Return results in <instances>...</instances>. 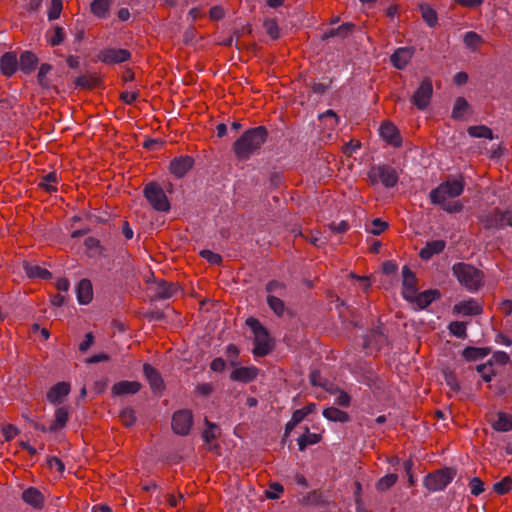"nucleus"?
<instances>
[{
    "label": "nucleus",
    "instance_id": "obj_1",
    "mask_svg": "<svg viewBox=\"0 0 512 512\" xmlns=\"http://www.w3.org/2000/svg\"><path fill=\"white\" fill-rule=\"evenodd\" d=\"M268 137L265 126H257L246 130L233 144V152L237 159L247 161L260 153L262 145Z\"/></svg>",
    "mask_w": 512,
    "mask_h": 512
},
{
    "label": "nucleus",
    "instance_id": "obj_2",
    "mask_svg": "<svg viewBox=\"0 0 512 512\" xmlns=\"http://www.w3.org/2000/svg\"><path fill=\"white\" fill-rule=\"evenodd\" d=\"M453 275L469 292H476L483 285L484 275L471 264L459 262L452 267Z\"/></svg>",
    "mask_w": 512,
    "mask_h": 512
},
{
    "label": "nucleus",
    "instance_id": "obj_3",
    "mask_svg": "<svg viewBox=\"0 0 512 512\" xmlns=\"http://www.w3.org/2000/svg\"><path fill=\"white\" fill-rule=\"evenodd\" d=\"M465 187V182L462 176L458 178L448 179L432 189L429 198L432 204L444 203L448 198H456L460 196Z\"/></svg>",
    "mask_w": 512,
    "mask_h": 512
},
{
    "label": "nucleus",
    "instance_id": "obj_4",
    "mask_svg": "<svg viewBox=\"0 0 512 512\" xmlns=\"http://www.w3.org/2000/svg\"><path fill=\"white\" fill-rule=\"evenodd\" d=\"M250 325L254 334V348L252 350L255 357H264L272 352L274 349V340L269 335L266 328L261 325V322H246Z\"/></svg>",
    "mask_w": 512,
    "mask_h": 512
},
{
    "label": "nucleus",
    "instance_id": "obj_5",
    "mask_svg": "<svg viewBox=\"0 0 512 512\" xmlns=\"http://www.w3.org/2000/svg\"><path fill=\"white\" fill-rule=\"evenodd\" d=\"M144 197L149 204L159 212H169L171 209L170 202L163 188L156 182L148 183L143 190Z\"/></svg>",
    "mask_w": 512,
    "mask_h": 512
},
{
    "label": "nucleus",
    "instance_id": "obj_6",
    "mask_svg": "<svg viewBox=\"0 0 512 512\" xmlns=\"http://www.w3.org/2000/svg\"><path fill=\"white\" fill-rule=\"evenodd\" d=\"M456 476V470L450 467L438 469L424 478V486L430 492L444 490Z\"/></svg>",
    "mask_w": 512,
    "mask_h": 512
},
{
    "label": "nucleus",
    "instance_id": "obj_7",
    "mask_svg": "<svg viewBox=\"0 0 512 512\" xmlns=\"http://www.w3.org/2000/svg\"><path fill=\"white\" fill-rule=\"evenodd\" d=\"M368 175L373 184L380 181L386 188H393L399 180L395 168L386 164L372 166Z\"/></svg>",
    "mask_w": 512,
    "mask_h": 512
},
{
    "label": "nucleus",
    "instance_id": "obj_8",
    "mask_svg": "<svg viewBox=\"0 0 512 512\" xmlns=\"http://www.w3.org/2000/svg\"><path fill=\"white\" fill-rule=\"evenodd\" d=\"M482 223L486 229H504L512 227V210L495 208L482 217Z\"/></svg>",
    "mask_w": 512,
    "mask_h": 512
},
{
    "label": "nucleus",
    "instance_id": "obj_9",
    "mask_svg": "<svg viewBox=\"0 0 512 512\" xmlns=\"http://www.w3.org/2000/svg\"><path fill=\"white\" fill-rule=\"evenodd\" d=\"M432 94V81L430 78H425L415 91L412 102L419 110H424L429 105Z\"/></svg>",
    "mask_w": 512,
    "mask_h": 512
},
{
    "label": "nucleus",
    "instance_id": "obj_10",
    "mask_svg": "<svg viewBox=\"0 0 512 512\" xmlns=\"http://www.w3.org/2000/svg\"><path fill=\"white\" fill-rule=\"evenodd\" d=\"M192 423L193 416L189 410L176 411L172 417V429L178 435H187Z\"/></svg>",
    "mask_w": 512,
    "mask_h": 512
},
{
    "label": "nucleus",
    "instance_id": "obj_11",
    "mask_svg": "<svg viewBox=\"0 0 512 512\" xmlns=\"http://www.w3.org/2000/svg\"><path fill=\"white\" fill-rule=\"evenodd\" d=\"M69 418H70V413H69L68 408L65 406H60V407L56 408V410L54 412V419L49 426L41 425V426H37L36 428L41 430L44 433H46V432L56 433L65 428Z\"/></svg>",
    "mask_w": 512,
    "mask_h": 512
},
{
    "label": "nucleus",
    "instance_id": "obj_12",
    "mask_svg": "<svg viewBox=\"0 0 512 512\" xmlns=\"http://www.w3.org/2000/svg\"><path fill=\"white\" fill-rule=\"evenodd\" d=\"M131 53L127 49L107 48L98 54V59L105 64H120L130 60Z\"/></svg>",
    "mask_w": 512,
    "mask_h": 512
},
{
    "label": "nucleus",
    "instance_id": "obj_13",
    "mask_svg": "<svg viewBox=\"0 0 512 512\" xmlns=\"http://www.w3.org/2000/svg\"><path fill=\"white\" fill-rule=\"evenodd\" d=\"M194 158L189 155L175 157L169 164L170 172L178 179L183 178L194 166Z\"/></svg>",
    "mask_w": 512,
    "mask_h": 512
},
{
    "label": "nucleus",
    "instance_id": "obj_14",
    "mask_svg": "<svg viewBox=\"0 0 512 512\" xmlns=\"http://www.w3.org/2000/svg\"><path fill=\"white\" fill-rule=\"evenodd\" d=\"M417 279L414 272L407 266H403L402 268V295L407 299H412L416 297V287Z\"/></svg>",
    "mask_w": 512,
    "mask_h": 512
},
{
    "label": "nucleus",
    "instance_id": "obj_15",
    "mask_svg": "<svg viewBox=\"0 0 512 512\" xmlns=\"http://www.w3.org/2000/svg\"><path fill=\"white\" fill-rule=\"evenodd\" d=\"M71 385L68 382L62 381L53 385L47 392V401L53 405H58L69 395Z\"/></svg>",
    "mask_w": 512,
    "mask_h": 512
},
{
    "label": "nucleus",
    "instance_id": "obj_16",
    "mask_svg": "<svg viewBox=\"0 0 512 512\" xmlns=\"http://www.w3.org/2000/svg\"><path fill=\"white\" fill-rule=\"evenodd\" d=\"M380 136L384 141L395 148H399L402 145L400 132L391 122H385L380 126Z\"/></svg>",
    "mask_w": 512,
    "mask_h": 512
},
{
    "label": "nucleus",
    "instance_id": "obj_17",
    "mask_svg": "<svg viewBox=\"0 0 512 512\" xmlns=\"http://www.w3.org/2000/svg\"><path fill=\"white\" fill-rule=\"evenodd\" d=\"M153 297L156 299H169L179 293L178 286L175 283L160 280L151 288Z\"/></svg>",
    "mask_w": 512,
    "mask_h": 512
},
{
    "label": "nucleus",
    "instance_id": "obj_18",
    "mask_svg": "<svg viewBox=\"0 0 512 512\" xmlns=\"http://www.w3.org/2000/svg\"><path fill=\"white\" fill-rule=\"evenodd\" d=\"M143 372L152 391L156 394L162 393L164 390V382L160 373L148 363L143 365Z\"/></svg>",
    "mask_w": 512,
    "mask_h": 512
},
{
    "label": "nucleus",
    "instance_id": "obj_19",
    "mask_svg": "<svg viewBox=\"0 0 512 512\" xmlns=\"http://www.w3.org/2000/svg\"><path fill=\"white\" fill-rule=\"evenodd\" d=\"M482 312L481 305L474 299L461 301L454 305L453 313L461 316H477Z\"/></svg>",
    "mask_w": 512,
    "mask_h": 512
},
{
    "label": "nucleus",
    "instance_id": "obj_20",
    "mask_svg": "<svg viewBox=\"0 0 512 512\" xmlns=\"http://www.w3.org/2000/svg\"><path fill=\"white\" fill-rule=\"evenodd\" d=\"M18 70V58L15 52H5L0 58V72L12 77Z\"/></svg>",
    "mask_w": 512,
    "mask_h": 512
},
{
    "label": "nucleus",
    "instance_id": "obj_21",
    "mask_svg": "<svg viewBox=\"0 0 512 512\" xmlns=\"http://www.w3.org/2000/svg\"><path fill=\"white\" fill-rule=\"evenodd\" d=\"M141 387L138 381L122 380L112 386L111 393L113 396L132 395L139 392Z\"/></svg>",
    "mask_w": 512,
    "mask_h": 512
},
{
    "label": "nucleus",
    "instance_id": "obj_22",
    "mask_svg": "<svg viewBox=\"0 0 512 512\" xmlns=\"http://www.w3.org/2000/svg\"><path fill=\"white\" fill-rule=\"evenodd\" d=\"M39 59L38 57L31 51H23L20 54L18 59V69H20L24 74H31L38 66Z\"/></svg>",
    "mask_w": 512,
    "mask_h": 512
},
{
    "label": "nucleus",
    "instance_id": "obj_23",
    "mask_svg": "<svg viewBox=\"0 0 512 512\" xmlns=\"http://www.w3.org/2000/svg\"><path fill=\"white\" fill-rule=\"evenodd\" d=\"M258 372L259 369L255 366L239 367L231 372L230 379L233 381L249 383L257 378Z\"/></svg>",
    "mask_w": 512,
    "mask_h": 512
},
{
    "label": "nucleus",
    "instance_id": "obj_24",
    "mask_svg": "<svg viewBox=\"0 0 512 512\" xmlns=\"http://www.w3.org/2000/svg\"><path fill=\"white\" fill-rule=\"evenodd\" d=\"M413 56V49L410 47H401L398 48L390 57L392 65L399 69L403 70Z\"/></svg>",
    "mask_w": 512,
    "mask_h": 512
},
{
    "label": "nucleus",
    "instance_id": "obj_25",
    "mask_svg": "<svg viewBox=\"0 0 512 512\" xmlns=\"http://www.w3.org/2000/svg\"><path fill=\"white\" fill-rule=\"evenodd\" d=\"M446 247L444 240L428 241L420 250L419 257L424 261H429L434 255L440 254Z\"/></svg>",
    "mask_w": 512,
    "mask_h": 512
},
{
    "label": "nucleus",
    "instance_id": "obj_26",
    "mask_svg": "<svg viewBox=\"0 0 512 512\" xmlns=\"http://www.w3.org/2000/svg\"><path fill=\"white\" fill-rule=\"evenodd\" d=\"M440 297V292L438 290H426L424 292L418 293L416 291V297L412 299H407V301L416 304L417 308L424 309L428 305H430L434 300Z\"/></svg>",
    "mask_w": 512,
    "mask_h": 512
},
{
    "label": "nucleus",
    "instance_id": "obj_27",
    "mask_svg": "<svg viewBox=\"0 0 512 512\" xmlns=\"http://www.w3.org/2000/svg\"><path fill=\"white\" fill-rule=\"evenodd\" d=\"M76 296L80 304L86 305L93 298L92 283L89 279H81L76 286Z\"/></svg>",
    "mask_w": 512,
    "mask_h": 512
},
{
    "label": "nucleus",
    "instance_id": "obj_28",
    "mask_svg": "<svg viewBox=\"0 0 512 512\" xmlns=\"http://www.w3.org/2000/svg\"><path fill=\"white\" fill-rule=\"evenodd\" d=\"M23 269L30 279H50L52 277L51 272L47 269L27 261L23 263Z\"/></svg>",
    "mask_w": 512,
    "mask_h": 512
},
{
    "label": "nucleus",
    "instance_id": "obj_29",
    "mask_svg": "<svg viewBox=\"0 0 512 512\" xmlns=\"http://www.w3.org/2000/svg\"><path fill=\"white\" fill-rule=\"evenodd\" d=\"M355 25L350 22L343 23L337 28H332L325 31L322 35V40H328L332 37L347 38L350 33L354 30Z\"/></svg>",
    "mask_w": 512,
    "mask_h": 512
},
{
    "label": "nucleus",
    "instance_id": "obj_30",
    "mask_svg": "<svg viewBox=\"0 0 512 512\" xmlns=\"http://www.w3.org/2000/svg\"><path fill=\"white\" fill-rule=\"evenodd\" d=\"M22 499L24 500V502L33 506L34 508L42 507L44 502V497L42 493L34 487H30L24 490L22 493Z\"/></svg>",
    "mask_w": 512,
    "mask_h": 512
},
{
    "label": "nucleus",
    "instance_id": "obj_31",
    "mask_svg": "<svg viewBox=\"0 0 512 512\" xmlns=\"http://www.w3.org/2000/svg\"><path fill=\"white\" fill-rule=\"evenodd\" d=\"M470 105L464 97H457L452 109L451 117L454 120H463L465 115L469 112Z\"/></svg>",
    "mask_w": 512,
    "mask_h": 512
},
{
    "label": "nucleus",
    "instance_id": "obj_32",
    "mask_svg": "<svg viewBox=\"0 0 512 512\" xmlns=\"http://www.w3.org/2000/svg\"><path fill=\"white\" fill-rule=\"evenodd\" d=\"M492 428L499 432L512 430V415L505 412H498L497 419L492 423Z\"/></svg>",
    "mask_w": 512,
    "mask_h": 512
},
{
    "label": "nucleus",
    "instance_id": "obj_33",
    "mask_svg": "<svg viewBox=\"0 0 512 512\" xmlns=\"http://www.w3.org/2000/svg\"><path fill=\"white\" fill-rule=\"evenodd\" d=\"M322 414L327 420L332 422L346 423L350 420V416L347 412L336 407L325 408Z\"/></svg>",
    "mask_w": 512,
    "mask_h": 512
},
{
    "label": "nucleus",
    "instance_id": "obj_34",
    "mask_svg": "<svg viewBox=\"0 0 512 512\" xmlns=\"http://www.w3.org/2000/svg\"><path fill=\"white\" fill-rule=\"evenodd\" d=\"M111 0H93L91 12L98 18H106L109 15Z\"/></svg>",
    "mask_w": 512,
    "mask_h": 512
},
{
    "label": "nucleus",
    "instance_id": "obj_35",
    "mask_svg": "<svg viewBox=\"0 0 512 512\" xmlns=\"http://www.w3.org/2000/svg\"><path fill=\"white\" fill-rule=\"evenodd\" d=\"M419 10L421 12V16L426 24L433 28L438 24V17L436 11L426 3H422L419 5Z\"/></svg>",
    "mask_w": 512,
    "mask_h": 512
},
{
    "label": "nucleus",
    "instance_id": "obj_36",
    "mask_svg": "<svg viewBox=\"0 0 512 512\" xmlns=\"http://www.w3.org/2000/svg\"><path fill=\"white\" fill-rule=\"evenodd\" d=\"M320 440H321V435L320 434L311 433L309 431V428L306 427L305 428V433L302 434L298 438V440H297L298 441L299 450L300 451H304L307 446L317 444L318 442H320Z\"/></svg>",
    "mask_w": 512,
    "mask_h": 512
},
{
    "label": "nucleus",
    "instance_id": "obj_37",
    "mask_svg": "<svg viewBox=\"0 0 512 512\" xmlns=\"http://www.w3.org/2000/svg\"><path fill=\"white\" fill-rule=\"evenodd\" d=\"M53 67L49 63H42L39 67V71L37 74V82L43 89H50L52 87V83L47 75L52 71Z\"/></svg>",
    "mask_w": 512,
    "mask_h": 512
},
{
    "label": "nucleus",
    "instance_id": "obj_38",
    "mask_svg": "<svg viewBox=\"0 0 512 512\" xmlns=\"http://www.w3.org/2000/svg\"><path fill=\"white\" fill-rule=\"evenodd\" d=\"M489 353V348L467 347L463 350L462 356L467 361H476L486 357Z\"/></svg>",
    "mask_w": 512,
    "mask_h": 512
},
{
    "label": "nucleus",
    "instance_id": "obj_39",
    "mask_svg": "<svg viewBox=\"0 0 512 512\" xmlns=\"http://www.w3.org/2000/svg\"><path fill=\"white\" fill-rule=\"evenodd\" d=\"M467 133L470 137L474 138L494 139L492 130L485 125L470 126L467 129Z\"/></svg>",
    "mask_w": 512,
    "mask_h": 512
},
{
    "label": "nucleus",
    "instance_id": "obj_40",
    "mask_svg": "<svg viewBox=\"0 0 512 512\" xmlns=\"http://www.w3.org/2000/svg\"><path fill=\"white\" fill-rule=\"evenodd\" d=\"M397 481H398L397 474H395V473L387 474V475L381 477L377 481V483L375 485L376 490L379 492H385V491L389 490L392 486H394Z\"/></svg>",
    "mask_w": 512,
    "mask_h": 512
},
{
    "label": "nucleus",
    "instance_id": "obj_41",
    "mask_svg": "<svg viewBox=\"0 0 512 512\" xmlns=\"http://www.w3.org/2000/svg\"><path fill=\"white\" fill-rule=\"evenodd\" d=\"M266 301L269 308L275 313L277 317L284 316L285 304L280 299V297H277L275 295H268Z\"/></svg>",
    "mask_w": 512,
    "mask_h": 512
},
{
    "label": "nucleus",
    "instance_id": "obj_42",
    "mask_svg": "<svg viewBox=\"0 0 512 512\" xmlns=\"http://www.w3.org/2000/svg\"><path fill=\"white\" fill-rule=\"evenodd\" d=\"M463 42L467 48L472 51H476L483 40L478 33L474 31H468L464 34Z\"/></svg>",
    "mask_w": 512,
    "mask_h": 512
},
{
    "label": "nucleus",
    "instance_id": "obj_43",
    "mask_svg": "<svg viewBox=\"0 0 512 512\" xmlns=\"http://www.w3.org/2000/svg\"><path fill=\"white\" fill-rule=\"evenodd\" d=\"M266 292L268 295H275L277 297H283L286 293V286L284 283L277 280H271L266 284Z\"/></svg>",
    "mask_w": 512,
    "mask_h": 512
},
{
    "label": "nucleus",
    "instance_id": "obj_44",
    "mask_svg": "<svg viewBox=\"0 0 512 512\" xmlns=\"http://www.w3.org/2000/svg\"><path fill=\"white\" fill-rule=\"evenodd\" d=\"M58 182V176H57V173L56 172H50L48 174H46L41 182L39 183V186L43 189H45L47 192H55L57 190V188L55 186L52 185V183H57Z\"/></svg>",
    "mask_w": 512,
    "mask_h": 512
},
{
    "label": "nucleus",
    "instance_id": "obj_45",
    "mask_svg": "<svg viewBox=\"0 0 512 512\" xmlns=\"http://www.w3.org/2000/svg\"><path fill=\"white\" fill-rule=\"evenodd\" d=\"M119 418L123 425L130 427L136 421L135 411L130 407H126L120 411Z\"/></svg>",
    "mask_w": 512,
    "mask_h": 512
},
{
    "label": "nucleus",
    "instance_id": "obj_46",
    "mask_svg": "<svg viewBox=\"0 0 512 512\" xmlns=\"http://www.w3.org/2000/svg\"><path fill=\"white\" fill-rule=\"evenodd\" d=\"M512 488V478L509 476L504 477L501 481L494 483L493 490L498 495L508 493Z\"/></svg>",
    "mask_w": 512,
    "mask_h": 512
},
{
    "label": "nucleus",
    "instance_id": "obj_47",
    "mask_svg": "<svg viewBox=\"0 0 512 512\" xmlns=\"http://www.w3.org/2000/svg\"><path fill=\"white\" fill-rule=\"evenodd\" d=\"M266 33L272 39H278L280 37V29L277 22L274 19H266L263 23Z\"/></svg>",
    "mask_w": 512,
    "mask_h": 512
},
{
    "label": "nucleus",
    "instance_id": "obj_48",
    "mask_svg": "<svg viewBox=\"0 0 512 512\" xmlns=\"http://www.w3.org/2000/svg\"><path fill=\"white\" fill-rule=\"evenodd\" d=\"M84 245L89 251H94V255H102L104 248L100 241L95 237H88L84 241Z\"/></svg>",
    "mask_w": 512,
    "mask_h": 512
},
{
    "label": "nucleus",
    "instance_id": "obj_49",
    "mask_svg": "<svg viewBox=\"0 0 512 512\" xmlns=\"http://www.w3.org/2000/svg\"><path fill=\"white\" fill-rule=\"evenodd\" d=\"M62 0H51L50 8L48 10V19L50 21L59 18L62 11Z\"/></svg>",
    "mask_w": 512,
    "mask_h": 512
},
{
    "label": "nucleus",
    "instance_id": "obj_50",
    "mask_svg": "<svg viewBox=\"0 0 512 512\" xmlns=\"http://www.w3.org/2000/svg\"><path fill=\"white\" fill-rule=\"evenodd\" d=\"M477 371L481 374L485 382H490L492 377L495 375V371L491 366V363L480 364L477 366Z\"/></svg>",
    "mask_w": 512,
    "mask_h": 512
},
{
    "label": "nucleus",
    "instance_id": "obj_51",
    "mask_svg": "<svg viewBox=\"0 0 512 512\" xmlns=\"http://www.w3.org/2000/svg\"><path fill=\"white\" fill-rule=\"evenodd\" d=\"M366 345L375 344L377 346H381L386 342V338L383 335L382 331L379 329L372 330L371 335L369 336L368 340L365 341Z\"/></svg>",
    "mask_w": 512,
    "mask_h": 512
},
{
    "label": "nucleus",
    "instance_id": "obj_52",
    "mask_svg": "<svg viewBox=\"0 0 512 512\" xmlns=\"http://www.w3.org/2000/svg\"><path fill=\"white\" fill-rule=\"evenodd\" d=\"M466 322H450L449 330L450 332L460 338L466 336Z\"/></svg>",
    "mask_w": 512,
    "mask_h": 512
},
{
    "label": "nucleus",
    "instance_id": "obj_53",
    "mask_svg": "<svg viewBox=\"0 0 512 512\" xmlns=\"http://www.w3.org/2000/svg\"><path fill=\"white\" fill-rule=\"evenodd\" d=\"M200 256L207 260L211 264H220L222 261V257L218 253H214L213 251L209 249H203L200 251Z\"/></svg>",
    "mask_w": 512,
    "mask_h": 512
},
{
    "label": "nucleus",
    "instance_id": "obj_54",
    "mask_svg": "<svg viewBox=\"0 0 512 512\" xmlns=\"http://www.w3.org/2000/svg\"><path fill=\"white\" fill-rule=\"evenodd\" d=\"M437 205L441 206V208L447 213H459L463 209V205L459 201L447 202V200H445L444 203Z\"/></svg>",
    "mask_w": 512,
    "mask_h": 512
},
{
    "label": "nucleus",
    "instance_id": "obj_55",
    "mask_svg": "<svg viewBox=\"0 0 512 512\" xmlns=\"http://www.w3.org/2000/svg\"><path fill=\"white\" fill-rule=\"evenodd\" d=\"M469 487L471 494L478 496L484 491V482L480 478L474 477L470 480Z\"/></svg>",
    "mask_w": 512,
    "mask_h": 512
},
{
    "label": "nucleus",
    "instance_id": "obj_56",
    "mask_svg": "<svg viewBox=\"0 0 512 512\" xmlns=\"http://www.w3.org/2000/svg\"><path fill=\"white\" fill-rule=\"evenodd\" d=\"M310 382L313 386H319V387H323V388L327 389L328 380L324 379L321 376L320 371H318V370H313L310 373Z\"/></svg>",
    "mask_w": 512,
    "mask_h": 512
},
{
    "label": "nucleus",
    "instance_id": "obj_57",
    "mask_svg": "<svg viewBox=\"0 0 512 512\" xmlns=\"http://www.w3.org/2000/svg\"><path fill=\"white\" fill-rule=\"evenodd\" d=\"M508 361L509 356L506 352L497 351L493 354L492 358L488 361V363H491V366H493V364L506 365Z\"/></svg>",
    "mask_w": 512,
    "mask_h": 512
},
{
    "label": "nucleus",
    "instance_id": "obj_58",
    "mask_svg": "<svg viewBox=\"0 0 512 512\" xmlns=\"http://www.w3.org/2000/svg\"><path fill=\"white\" fill-rule=\"evenodd\" d=\"M319 118L320 119H329L330 123L327 124V125L331 129L336 127L338 125V123H339V117L337 116V114L332 109H328L324 113L320 114Z\"/></svg>",
    "mask_w": 512,
    "mask_h": 512
},
{
    "label": "nucleus",
    "instance_id": "obj_59",
    "mask_svg": "<svg viewBox=\"0 0 512 512\" xmlns=\"http://www.w3.org/2000/svg\"><path fill=\"white\" fill-rule=\"evenodd\" d=\"M283 492V486L279 483H272L266 491L268 499H278Z\"/></svg>",
    "mask_w": 512,
    "mask_h": 512
},
{
    "label": "nucleus",
    "instance_id": "obj_60",
    "mask_svg": "<svg viewBox=\"0 0 512 512\" xmlns=\"http://www.w3.org/2000/svg\"><path fill=\"white\" fill-rule=\"evenodd\" d=\"M387 227L388 224L386 222L382 221L380 218H375L372 221L370 233L372 235H380Z\"/></svg>",
    "mask_w": 512,
    "mask_h": 512
},
{
    "label": "nucleus",
    "instance_id": "obj_61",
    "mask_svg": "<svg viewBox=\"0 0 512 512\" xmlns=\"http://www.w3.org/2000/svg\"><path fill=\"white\" fill-rule=\"evenodd\" d=\"M64 39V32L63 29L59 26H56L54 28V33L48 40L51 46H58L62 43Z\"/></svg>",
    "mask_w": 512,
    "mask_h": 512
},
{
    "label": "nucleus",
    "instance_id": "obj_62",
    "mask_svg": "<svg viewBox=\"0 0 512 512\" xmlns=\"http://www.w3.org/2000/svg\"><path fill=\"white\" fill-rule=\"evenodd\" d=\"M47 465L49 468H55L59 473H63L65 470L64 463L57 457L51 456L47 458Z\"/></svg>",
    "mask_w": 512,
    "mask_h": 512
},
{
    "label": "nucleus",
    "instance_id": "obj_63",
    "mask_svg": "<svg viewBox=\"0 0 512 512\" xmlns=\"http://www.w3.org/2000/svg\"><path fill=\"white\" fill-rule=\"evenodd\" d=\"M226 356L231 360V365L235 366L237 364L236 359L239 356L238 347L234 344H229L226 347Z\"/></svg>",
    "mask_w": 512,
    "mask_h": 512
},
{
    "label": "nucleus",
    "instance_id": "obj_64",
    "mask_svg": "<svg viewBox=\"0 0 512 512\" xmlns=\"http://www.w3.org/2000/svg\"><path fill=\"white\" fill-rule=\"evenodd\" d=\"M217 429L216 425L207 421V428L203 432V438L205 442L209 443L211 440L216 438L215 430Z\"/></svg>",
    "mask_w": 512,
    "mask_h": 512
}]
</instances>
